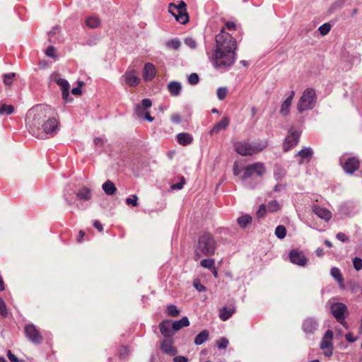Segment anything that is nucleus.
<instances>
[{"label": "nucleus", "instance_id": "obj_1", "mask_svg": "<svg viewBox=\"0 0 362 362\" xmlns=\"http://www.w3.org/2000/svg\"><path fill=\"white\" fill-rule=\"evenodd\" d=\"M52 112L50 107L44 105H37L30 110L28 115L29 127L37 138L44 139L57 133L59 121L52 116Z\"/></svg>", "mask_w": 362, "mask_h": 362}, {"label": "nucleus", "instance_id": "obj_2", "mask_svg": "<svg viewBox=\"0 0 362 362\" xmlns=\"http://www.w3.org/2000/svg\"><path fill=\"white\" fill-rule=\"evenodd\" d=\"M216 50L213 55V64L216 68L226 69L235 61L236 40L223 28L216 36Z\"/></svg>", "mask_w": 362, "mask_h": 362}, {"label": "nucleus", "instance_id": "obj_3", "mask_svg": "<svg viewBox=\"0 0 362 362\" xmlns=\"http://www.w3.org/2000/svg\"><path fill=\"white\" fill-rule=\"evenodd\" d=\"M216 248V242L214 236L209 233H205L198 238L194 245V258L199 259L202 257H210L214 255Z\"/></svg>", "mask_w": 362, "mask_h": 362}, {"label": "nucleus", "instance_id": "obj_4", "mask_svg": "<svg viewBox=\"0 0 362 362\" xmlns=\"http://www.w3.org/2000/svg\"><path fill=\"white\" fill-rule=\"evenodd\" d=\"M237 153L246 156L259 153L267 146L265 141H250L249 140L236 141L233 144Z\"/></svg>", "mask_w": 362, "mask_h": 362}, {"label": "nucleus", "instance_id": "obj_5", "mask_svg": "<svg viewBox=\"0 0 362 362\" xmlns=\"http://www.w3.org/2000/svg\"><path fill=\"white\" fill-rule=\"evenodd\" d=\"M317 102V95L314 88H306L297 104V110L299 113H302L305 110H312L315 106Z\"/></svg>", "mask_w": 362, "mask_h": 362}, {"label": "nucleus", "instance_id": "obj_6", "mask_svg": "<svg viewBox=\"0 0 362 362\" xmlns=\"http://www.w3.org/2000/svg\"><path fill=\"white\" fill-rule=\"evenodd\" d=\"M168 11L175 18L176 21L181 24H186L189 21V15L187 12V5L181 1L179 5L170 3Z\"/></svg>", "mask_w": 362, "mask_h": 362}, {"label": "nucleus", "instance_id": "obj_7", "mask_svg": "<svg viewBox=\"0 0 362 362\" xmlns=\"http://www.w3.org/2000/svg\"><path fill=\"white\" fill-rule=\"evenodd\" d=\"M300 133L301 132L299 129H297L293 126L290 127L288 132V135L283 144V149L284 151H289L298 144Z\"/></svg>", "mask_w": 362, "mask_h": 362}, {"label": "nucleus", "instance_id": "obj_8", "mask_svg": "<svg viewBox=\"0 0 362 362\" xmlns=\"http://www.w3.org/2000/svg\"><path fill=\"white\" fill-rule=\"evenodd\" d=\"M266 173V168L263 163L257 162L247 165L245 168L242 180H245L250 178L252 175L256 174L257 176L262 177Z\"/></svg>", "mask_w": 362, "mask_h": 362}, {"label": "nucleus", "instance_id": "obj_9", "mask_svg": "<svg viewBox=\"0 0 362 362\" xmlns=\"http://www.w3.org/2000/svg\"><path fill=\"white\" fill-rule=\"evenodd\" d=\"M331 312L337 321L341 324H345L346 314L347 313V307L342 303H334L331 305Z\"/></svg>", "mask_w": 362, "mask_h": 362}, {"label": "nucleus", "instance_id": "obj_10", "mask_svg": "<svg viewBox=\"0 0 362 362\" xmlns=\"http://www.w3.org/2000/svg\"><path fill=\"white\" fill-rule=\"evenodd\" d=\"M24 330L26 337L33 343L38 344L42 341L43 337L33 324L26 325Z\"/></svg>", "mask_w": 362, "mask_h": 362}, {"label": "nucleus", "instance_id": "obj_11", "mask_svg": "<svg viewBox=\"0 0 362 362\" xmlns=\"http://www.w3.org/2000/svg\"><path fill=\"white\" fill-rule=\"evenodd\" d=\"M333 339V332L331 330H327L320 343V348L325 350L324 354L325 356L329 357L333 353V346L332 341Z\"/></svg>", "mask_w": 362, "mask_h": 362}, {"label": "nucleus", "instance_id": "obj_12", "mask_svg": "<svg viewBox=\"0 0 362 362\" xmlns=\"http://www.w3.org/2000/svg\"><path fill=\"white\" fill-rule=\"evenodd\" d=\"M290 260L293 264H297L300 267L306 265L308 259L302 252L296 250H293L289 253Z\"/></svg>", "mask_w": 362, "mask_h": 362}, {"label": "nucleus", "instance_id": "obj_13", "mask_svg": "<svg viewBox=\"0 0 362 362\" xmlns=\"http://www.w3.org/2000/svg\"><path fill=\"white\" fill-rule=\"evenodd\" d=\"M360 161L356 157L349 158L342 165L344 170L349 174H353L359 168Z\"/></svg>", "mask_w": 362, "mask_h": 362}, {"label": "nucleus", "instance_id": "obj_14", "mask_svg": "<svg viewBox=\"0 0 362 362\" xmlns=\"http://www.w3.org/2000/svg\"><path fill=\"white\" fill-rule=\"evenodd\" d=\"M294 96L295 92L293 90L291 91L287 98L281 103L279 113L282 116L286 117L290 113V107L291 106Z\"/></svg>", "mask_w": 362, "mask_h": 362}, {"label": "nucleus", "instance_id": "obj_15", "mask_svg": "<svg viewBox=\"0 0 362 362\" xmlns=\"http://www.w3.org/2000/svg\"><path fill=\"white\" fill-rule=\"evenodd\" d=\"M313 155V151L310 148H304L300 150L296 155V157H299L298 164L302 165L304 163H309Z\"/></svg>", "mask_w": 362, "mask_h": 362}, {"label": "nucleus", "instance_id": "obj_16", "mask_svg": "<svg viewBox=\"0 0 362 362\" xmlns=\"http://www.w3.org/2000/svg\"><path fill=\"white\" fill-rule=\"evenodd\" d=\"M152 105V102L148 98H145L141 100V104H137L135 106V114L138 116V117L142 118L144 117V110L150 108Z\"/></svg>", "mask_w": 362, "mask_h": 362}, {"label": "nucleus", "instance_id": "obj_17", "mask_svg": "<svg viewBox=\"0 0 362 362\" xmlns=\"http://www.w3.org/2000/svg\"><path fill=\"white\" fill-rule=\"evenodd\" d=\"M230 123V119L228 117H224L221 119L219 122L214 124V127L210 130V134H214L219 133L221 130L227 129Z\"/></svg>", "mask_w": 362, "mask_h": 362}, {"label": "nucleus", "instance_id": "obj_18", "mask_svg": "<svg viewBox=\"0 0 362 362\" xmlns=\"http://www.w3.org/2000/svg\"><path fill=\"white\" fill-rule=\"evenodd\" d=\"M313 211L320 218L324 219L326 221H329L332 218V213L330 211L325 208L320 207L319 206H313Z\"/></svg>", "mask_w": 362, "mask_h": 362}, {"label": "nucleus", "instance_id": "obj_19", "mask_svg": "<svg viewBox=\"0 0 362 362\" xmlns=\"http://www.w3.org/2000/svg\"><path fill=\"white\" fill-rule=\"evenodd\" d=\"M56 83L61 88L63 100L68 101L70 88L69 82L64 78H59L56 80Z\"/></svg>", "mask_w": 362, "mask_h": 362}, {"label": "nucleus", "instance_id": "obj_20", "mask_svg": "<svg viewBox=\"0 0 362 362\" xmlns=\"http://www.w3.org/2000/svg\"><path fill=\"white\" fill-rule=\"evenodd\" d=\"M159 328H160V332L161 334L164 337L168 338V337H172V332H171L172 324H171L170 320H163L159 324Z\"/></svg>", "mask_w": 362, "mask_h": 362}, {"label": "nucleus", "instance_id": "obj_21", "mask_svg": "<svg viewBox=\"0 0 362 362\" xmlns=\"http://www.w3.org/2000/svg\"><path fill=\"white\" fill-rule=\"evenodd\" d=\"M302 329L306 334H313L317 329V323L312 318L306 319L303 323Z\"/></svg>", "mask_w": 362, "mask_h": 362}, {"label": "nucleus", "instance_id": "obj_22", "mask_svg": "<svg viewBox=\"0 0 362 362\" xmlns=\"http://www.w3.org/2000/svg\"><path fill=\"white\" fill-rule=\"evenodd\" d=\"M123 77L125 83L130 87L136 86L140 82V78L135 75L134 71H127Z\"/></svg>", "mask_w": 362, "mask_h": 362}, {"label": "nucleus", "instance_id": "obj_23", "mask_svg": "<svg viewBox=\"0 0 362 362\" xmlns=\"http://www.w3.org/2000/svg\"><path fill=\"white\" fill-rule=\"evenodd\" d=\"M156 75V68L151 63H146L144 68L143 78L145 81L152 80Z\"/></svg>", "mask_w": 362, "mask_h": 362}, {"label": "nucleus", "instance_id": "obj_24", "mask_svg": "<svg viewBox=\"0 0 362 362\" xmlns=\"http://www.w3.org/2000/svg\"><path fill=\"white\" fill-rule=\"evenodd\" d=\"M160 349L163 353L170 356L175 355L177 352L176 349L172 344V341L170 339H165L162 341Z\"/></svg>", "mask_w": 362, "mask_h": 362}, {"label": "nucleus", "instance_id": "obj_25", "mask_svg": "<svg viewBox=\"0 0 362 362\" xmlns=\"http://www.w3.org/2000/svg\"><path fill=\"white\" fill-rule=\"evenodd\" d=\"M168 90L171 95L178 96L180 95L182 90V85L179 82L171 81L168 85Z\"/></svg>", "mask_w": 362, "mask_h": 362}, {"label": "nucleus", "instance_id": "obj_26", "mask_svg": "<svg viewBox=\"0 0 362 362\" xmlns=\"http://www.w3.org/2000/svg\"><path fill=\"white\" fill-rule=\"evenodd\" d=\"M76 197L79 200L88 201L91 199V191L86 187H83L76 192Z\"/></svg>", "mask_w": 362, "mask_h": 362}, {"label": "nucleus", "instance_id": "obj_27", "mask_svg": "<svg viewBox=\"0 0 362 362\" xmlns=\"http://www.w3.org/2000/svg\"><path fill=\"white\" fill-rule=\"evenodd\" d=\"M177 142L182 146L190 144L192 141V136L188 133H180L177 135Z\"/></svg>", "mask_w": 362, "mask_h": 362}, {"label": "nucleus", "instance_id": "obj_28", "mask_svg": "<svg viewBox=\"0 0 362 362\" xmlns=\"http://www.w3.org/2000/svg\"><path fill=\"white\" fill-rule=\"evenodd\" d=\"M189 325V321L187 317H183L182 319L175 321L172 324V329L174 331H178L182 327H188Z\"/></svg>", "mask_w": 362, "mask_h": 362}, {"label": "nucleus", "instance_id": "obj_29", "mask_svg": "<svg viewBox=\"0 0 362 362\" xmlns=\"http://www.w3.org/2000/svg\"><path fill=\"white\" fill-rule=\"evenodd\" d=\"M102 187H103V191L107 195H112L117 191V188H116L115 184L110 180H107L106 182H105L103 184Z\"/></svg>", "mask_w": 362, "mask_h": 362}, {"label": "nucleus", "instance_id": "obj_30", "mask_svg": "<svg viewBox=\"0 0 362 362\" xmlns=\"http://www.w3.org/2000/svg\"><path fill=\"white\" fill-rule=\"evenodd\" d=\"M209 332L208 330L204 329L198 334L194 339V344L196 345H201L209 339Z\"/></svg>", "mask_w": 362, "mask_h": 362}, {"label": "nucleus", "instance_id": "obj_31", "mask_svg": "<svg viewBox=\"0 0 362 362\" xmlns=\"http://www.w3.org/2000/svg\"><path fill=\"white\" fill-rule=\"evenodd\" d=\"M235 313V308L223 307L220 310L219 317L223 321L228 320Z\"/></svg>", "mask_w": 362, "mask_h": 362}, {"label": "nucleus", "instance_id": "obj_32", "mask_svg": "<svg viewBox=\"0 0 362 362\" xmlns=\"http://www.w3.org/2000/svg\"><path fill=\"white\" fill-rule=\"evenodd\" d=\"M100 20L97 16H90L87 18L86 21V25L91 29L100 27Z\"/></svg>", "mask_w": 362, "mask_h": 362}, {"label": "nucleus", "instance_id": "obj_33", "mask_svg": "<svg viewBox=\"0 0 362 362\" xmlns=\"http://www.w3.org/2000/svg\"><path fill=\"white\" fill-rule=\"evenodd\" d=\"M331 275L337 281V282L341 286H344V279L342 275L341 274L340 270L337 267H333L331 269Z\"/></svg>", "mask_w": 362, "mask_h": 362}, {"label": "nucleus", "instance_id": "obj_34", "mask_svg": "<svg viewBox=\"0 0 362 362\" xmlns=\"http://www.w3.org/2000/svg\"><path fill=\"white\" fill-rule=\"evenodd\" d=\"M238 225L245 228L247 226L252 222V217L248 214H245L240 217H239L237 220Z\"/></svg>", "mask_w": 362, "mask_h": 362}, {"label": "nucleus", "instance_id": "obj_35", "mask_svg": "<svg viewBox=\"0 0 362 362\" xmlns=\"http://www.w3.org/2000/svg\"><path fill=\"white\" fill-rule=\"evenodd\" d=\"M165 46L169 49L177 50L181 46V42L178 39H172L165 42Z\"/></svg>", "mask_w": 362, "mask_h": 362}, {"label": "nucleus", "instance_id": "obj_36", "mask_svg": "<svg viewBox=\"0 0 362 362\" xmlns=\"http://www.w3.org/2000/svg\"><path fill=\"white\" fill-rule=\"evenodd\" d=\"M14 112V107L11 105L3 103L0 105V115H11Z\"/></svg>", "mask_w": 362, "mask_h": 362}, {"label": "nucleus", "instance_id": "obj_37", "mask_svg": "<svg viewBox=\"0 0 362 362\" xmlns=\"http://www.w3.org/2000/svg\"><path fill=\"white\" fill-rule=\"evenodd\" d=\"M200 265L209 269H214L215 261L213 259H204L200 262Z\"/></svg>", "mask_w": 362, "mask_h": 362}, {"label": "nucleus", "instance_id": "obj_38", "mask_svg": "<svg viewBox=\"0 0 362 362\" xmlns=\"http://www.w3.org/2000/svg\"><path fill=\"white\" fill-rule=\"evenodd\" d=\"M275 235L280 239L285 238L286 229L284 226H278L275 229Z\"/></svg>", "mask_w": 362, "mask_h": 362}, {"label": "nucleus", "instance_id": "obj_39", "mask_svg": "<svg viewBox=\"0 0 362 362\" xmlns=\"http://www.w3.org/2000/svg\"><path fill=\"white\" fill-rule=\"evenodd\" d=\"M167 313L168 315L172 317H177L180 315V310L174 305H170L168 306Z\"/></svg>", "mask_w": 362, "mask_h": 362}, {"label": "nucleus", "instance_id": "obj_40", "mask_svg": "<svg viewBox=\"0 0 362 362\" xmlns=\"http://www.w3.org/2000/svg\"><path fill=\"white\" fill-rule=\"evenodd\" d=\"M279 209V204L276 200H273L269 202L267 204V209L269 212L277 211Z\"/></svg>", "mask_w": 362, "mask_h": 362}, {"label": "nucleus", "instance_id": "obj_41", "mask_svg": "<svg viewBox=\"0 0 362 362\" xmlns=\"http://www.w3.org/2000/svg\"><path fill=\"white\" fill-rule=\"evenodd\" d=\"M330 29L331 25L329 23H326L320 25L318 28V30L320 33L324 36L326 35L330 31Z\"/></svg>", "mask_w": 362, "mask_h": 362}, {"label": "nucleus", "instance_id": "obj_42", "mask_svg": "<svg viewBox=\"0 0 362 362\" xmlns=\"http://www.w3.org/2000/svg\"><path fill=\"white\" fill-rule=\"evenodd\" d=\"M228 90L225 87H220L217 89L216 94L219 100H223L226 98Z\"/></svg>", "mask_w": 362, "mask_h": 362}, {"label": "nucleus", "instance_id": "obj_43", "mask_svg": "<svg viewBox=\"0 0 362 362\" xmlns=\"http://www.w3.org/2000/svg\"><path fill=\"white\" fill-rule=\"evenodd\" d=\"M229 344V341L226 337H221L217 341V346L219 349H224L228 347Z\"/></svg>", "mask_w": 362, "mask_h": 362}, {"label": "nucleus", "instance_id": "obj_44", "mask_svg": "<svg viewBox=\"0 0 362 362\" xmlns=\"http://www.w3.org/2000/svg\"><path fill=\"white\" fill-rule=\"evenodd\" d=\"M129 354V349L127 346H122L119 348V356L122 358H126Z\"/></svg>", "mask_w": 362, "mask_h": 362}, {"label": "nucleus", "instance_id": "obj_45", "mask_svg": "<svg viewBox=\"0 0 362 362\" xmlns=\"http://www.w3.org/2000/svg\"><path fill=\"white\" fill-rule=\"evenodd\" d=\"M138 197L135 194L132 195L131 197L126 199V203L128 205H132L133 206H137L138 205Z\"/></svg>", "mask_w": 362, "mask_h": 362}, {"label": "nucleus", "instance_id": "obj_46", "mask_svg": "<svg viewBox=\"0 0 362 362\" xmlns=\"http://www.w3.org/2000/svg\"><path fill=\"white\" fill-rule=\"evenodd\" d=\"M199 78L197 74L192 73L188 77V82L191 85H196L199 83Z\"/></svg>", "mask_w": 362, "mask_h": 362}, {"label": "nucleus", "instance_id": "obj_47", "mask_svg": "<svg viewBox=\"0 0 362 362\" xmlns=\"http://www.w3.org/2000/svg\"><path fill=\"white\" fill-rule=\"evenodd\" d=\"M14 76H15L14 73H10V74H5L4 76V83H5V85L11 86L12 83V80Z\"/></svg>", "mask_w": 362, "mask_h": 362}, {"label": "nucleus", "instance_id": "obj_48", "mask_svg": "<svg viewBox=\"0 0 362 362\" xmlns=\"http://www.w3.org/2000/svg\"><path fill=\"white\" fill-rule=\"evenodd\" d=\"M8 314L6 303L3 298L0 296V315L6 316Z\"/></svg>", "mask_w": 362, "mask_h": 362}, {"label": "nucleus", "instance_id": "obj_49", "mask_svg": "<svg viewBox=\"0 0 362 362\" xmlns=\"http://www.w3.org/2000/svg\"><path fill=\"white\" fill-rule=\"evenodd\" d=\"M84 85L83 81H79L78 83V86L73 88L71 90V93L75 95H80L81 94V87Z\"/></svg>", "mask_w": 362, "mask_h": 362}, {"label": "nucleus", "instance_id": "obj_50", "mask_svg": "<svg viewBox=\"0 0 362 362\" xmlns=\"http://www.w3.org/2000/svg\"><path fill=\"white\" fill-rule=\"evenodd\" d=\"M353 264L356 270H361L362 269V259L359 257L354 258Z\"/></svg>", "mask_w": 362, "mask_h": 362}, {"label": "nucleus", "instance_id": "obj_51", "mask_svg": "<svg viewBox=\"0 0 362 362\" xmlns=\"http://www.w3.org/2000/svg\"><path fill=\"white\" fill-rule=\"evenodd\" d=\"M266 211H267V209H266L265 205L261 204L259 207L257 212V216L259 218L264 217V216L266 214Z\"/></svg>", "mask_w": 362, "mask_h": 362}, {"label": "nucleus", "instance_id": "obj_52", "mask_svg": "<svg viewBox=\"0 0 362 362\" xmlns=\"http://www.w3.org/2000/svg\"><path fill=\"white\" fill-rule=\"evenodd\" d=\"M185 44L192 49H194L197 47L196 41L192 37H187L185 40Z\"/></svg>", "mask_w": 362, "mask_h": 362}, {"label": "nucleus", "instance_id": "obj_53", "mask_svg": "<svg viewBox=\"0 0 362 362\" xmlns=\"http://www.w3.org/2000/svg\"><path fill=\"white\" fill-rule=\"evenodd\" d=\"M193 286L198 291H205L206 289V288L197 279L194 281Z\"/></svg>", "mask_w": 362, "mask_h": 362}, {"label": "nucleus", "instance_id": "obj_54", "mask_svg": "<svg viewBox=\"0 0 362 362\" xmlns=\"http://www.w3.org/2000/svg\"><path fill=\"white\" fill-rule=\"evenodd\" d=\"M54 52H55L54 47L53 46H49L47 48L45 54L47 56H48L49 57L54 58L55 57Z\"/></svg>", "mask_w": 362, "mask_h": 362}, {"label": "nucleus", "instance_id": "obj_55", "mask_svg": "<svg viewBox=\"0 0 362 362\" xmlns=\"http://www.w3.org/2000/svg\"><path fill=\"white\" fill-rule=\"evenodd\" d=\"M336 238L341 242L349 241V238L344 233L341 232L338 233L336 235Z\"/></svg>", "mask_w": 362, "mask_h": 362}, {"label": "nucleus", "instance_id": "obj_56", "mask_svg": "<svg viewBox=\"0 0 362 362\" xmlns=\"http://www.w3.org/2000/svg\"><path fill=\"white\" fill-rule=\"evenodd\" d=\"M170 120L175 124H179L181 122V117L179 114H173L170 117Z\"/></svg>", "mask_w": 362, "mask_h": 362}, {"label": "nucleus", "instance_id": "obj_57", "mask_svg": "<svg viewBox=\"0 0 362 362\" xmlns=\"http://www.w3.org/2000/svg\"><path fill=\"white\" fill-rule=\"evenodd\" d=\"M185 184V178L182 177L180 182H179L177 184H175L172 186L173 189H180L183 187V185Z\"/></svg>", "mask_w": 362, "mask_h": 362}, {"label": "nucleus", "instance_id": "obj_58", "mask_svg": "<svg viewBox=\"0 0 362 362\" xmlns=\"http://www.w3.org/2000/svg\"><path fill=\"white\" fill-rule=\"evenodd\" d=\"M226 28L229 30H235L236 25L233 21H226L225 23Z\"/></svg>", "mask_w": 362, "mask_h": 362}, {"label": "nucleus", "instance_id": "obj_59", "mask_svg": "<svg viewBox=\"0 0 362 362\" xmlns=\"http://www.w3.org/2000/svg\"><path fill=\"white\" fill-rule=\"evenodd\" d=\"M7 356L11 362H19L18 358L10 350L7 351Z\"/></svg>", "mask_w": 362, "mask_h": 362}, {"label": "nucleus", "instance_id": "obj_60", "mask_svg": "<svg viewBox=\"0 0 362 362\" xmlns=\"http://www.w3.org/2000/svg\"><path fill=\"white\" fill-rule=\"evenodd\" d=\"M189 359L183 356H177L174 357L173 362H188Z\"/></svg>", "mask_w": 362, "mask_h": 362}, {"label": "nucleus", "instance_id": "obj_61", "mask_svg": "<svg viewBox=\"0 0 362 362\" xmlns=\"http://www.w3.org/2000/svg\"><path fill=\"white\" fill-rule=\"evenodd\" d=\"M346 339L351 343H353L356 341V338L354 336V334L351 332L346 334L345 335Z\"/></svg>", "mask_w": 362, "mask_h": 362}, {"label": "nucleus", "instance_id": "obj_62", "mask_svg": "<svg viewBox=\"0 0 362 362\" xmlns=\"http://www.w3.org/2000/svg\"><path fill=\"white\" fill-rule=\"evenodd\" d=\"M93 141L95 146H103V140L102 138L96 137L94 139Z\"/></svg>", "mask_w": 362, "mask_h": 362}, {"label": "nucleus", "instance_id": "obj_63", "mask_svg": "<svg viewBox=\"0 0 362 362\" xmlns=\"http://www.w3.org/2000/svg\"><path fill=\"white\" fill-rule=\"evenodd\" d=\"M93 226L97 228L100 232H101L103 230V227L102 224L98 221H95L93 222Z\"/></svg>", "mask_w": 362, "mask_h": 362}, {"label": "nucleus", "instance_id": "obj_64", "mask_svg": "<svg viewBox=\"0 0 362 362\" xmlns=\"http://www.w3.org/2000/svg\"><path fill=\"white\" fill-rule=\"evenodd\" d=\"M142 118H145L146 120H148L150 122H153L154 120V117H151L148 112H146L144 114V117Z\"/></svg>", "mask_w": 362, "mask_h": 362}]
</instances>
